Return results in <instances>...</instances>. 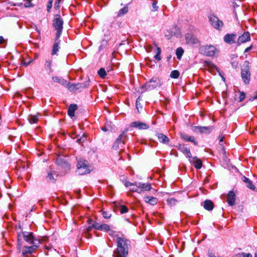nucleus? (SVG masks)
I'll return each instance as SVG.
<instances>
[{
	"label": "nucleus",
	"instance_id": "f257e3e1",
	"mask_svg": "<svg viewBox=\"0 0 257 257\" xmlns=\"http://www.w3.org/2000/svg\"><path fill=\"white\" fill-rule=\"evenodd\" d=\"M117 247L113 252V257H126L128 254L130 242L124 237L117 236Z\"/></svg>",
	"mask_w": 257,
	"mask_h": 257
},
{
	"label": "nucleus",
	"instance_id": "f03ea898",
	"mask_svg": "<svg viewBox=\"0 0 257 257\" xmlns=\"http://www.w3.org/2000/svg\"><path fill=\"white\" fill-rule=\"evenodd\" d=\"M124 185L127 187H130V190L132 192H137L138 193H143L146 191L151 189V185L150 183H132L130 182H125Z\"/></svg>",
	"mask_w": 257,
	"mask_h": 257
},
{
	"label": "nucleus",
	"instance_id": "7ed1b4c3",
	"mask_svg": "<svg viewBox=\"0 0 257 257\" xmlns=\"http://www.w3.org/2000/svg\"><path fill=\"white\" fill-rule=\"evenodd\" d=\"M22 238H24V239L27 242L30 243H35L33 234L32 232H28L25 231L23 232L22 233L19 234L18 235V248L19 250V252L20 251V249L22 246V244L21 243V240H22Z\"/></svg>",
	"mask_w": 257,
	"mask_h": 257
},
{
	"label": "nucleus",
	"instance_id": "20e7f679",
	"mask_svg": "<svg viewBox=\"0 0 257 257\" xmlns=\"http://www.w3.org/2000/svg\"><path fill=\"white\" fill-rule=\"evenodd\" d=\"M162 83L160 79L157 77H153L147 82L141 88H145V90H151L158 87L161 86Z\"/></svg>",
	"mask_w": 257,
	"mask_h": 257
},
{
	"label": "nucleus",
	"instance_id": "39448f33",
	"mask_svg": "<svg viewBox=\"0 0 257 257\" xmlns=\"http://www.w3.org/2000/svg\"><path fill=\"white\" fill-rule=\"evenodd\" d=\"M127 131L126 130L122 132L116 139L112 147L114 150H117L123 146L124 141L127 139Z\"/></svg>",
	"mask_w": 257,
	"mask_h": 257
},
{
	"label": "nucleus",
	"instance_id": "423d86ee",
	"mask_svg": "<svg viewBox=\"0 0 257 257\" xmlns=\"http://www.w3.org/2000/svg\"><path fill=\"white\" fill-rule=\"evenodd\" d=\"M77 173L79 175H85L90 173L89 167L87 161L81 159L77 164Z\"/></svg>",
	"mask_w": 257,
	"mask_h": 257
},
{
	"label": "nucleus",
	"instance_id": "0eeeda50",
	"mask_svg": "<svg viewBox=\"0 0 257 257\" xmlns=\"http://www.w3.org/2000/svg\"><path fill=\"white\" fill-rule=\"evenodd\" d=\"M53 26L57 31L56 33V39H58L62 32L63 29V21L59 15H56L53 19Z\"/></svg>",
	"mask_w": 257,
	"mask_h": 257
},
{
	"label": "nucleus",
	"instance_id": "6e6552de",
	"mask_svg": "<svg viewBox=\"0 0 257 257\" xmlns=\"http://www.w3.org/2000/svg\"><path fill=\"white\" fill-rule=\"evenodd\" d=\"M199 51L201 54L208 56H213L218 52L215 47L212 45L203 46L200 48Z\"/></svg>",
	"mask_w": 257,
	"mask_h": 257
},
{
	"label": "nucleus",
	"instance_id": "1a4fd4ad",
	"mask_svg": "<svg viewBox=\"0 0 257 257\" xmlns=\"http://www.w3.org/2000/svg\"><path fill=\"white\" fill-rule=\"evenodd\" d=\"M209 20L211 25L216 29L220 30L223 26V22L214 15L209 16Z\"/></svg>",
	"mask_w": 257,
	"mask_h": 257
},
{
	"label": "nucleus",
	"instance_id": "9d476101",
	"mask_svg": "<svg viewBox=\"0 0 257 257\" xmlns=\"http://www.w3.org/2000/svg\"><path fill=\"white\" fill-rule=\"evenodd\" d=\"M213 130L212 126H194L192 127V130L194 132H199L201 134H209Z\"/></svg>",
	"mask_w": 257,
	"mask_h": 257
},
{
	"label": "nucleus",
	"instance_id": "9b49d317",
	"mask_svg": "<svg viewBox=\"0 0 257 257\" xmlns=\"http://www.w3.org/2000/svg\"><path fill=\"white\" fill-rule=\"evenodd\" d=\"M131 127H138L140 130H146L149 128V126L145 123L139 121H134L131 124Z\"/></svg>",
	"mask_w": 257,
	"mask_h": 257
},
{
	"label": "nucleus",
	"instance_id": "f8f14e48",
	"mask_svg": "<svg viewBox=\"0 0 257 257\" xmlns=\"http://www.w3.org/2000/svg\"><path fill=\"white\" fill-rule=\"evenodd\" d=\"M189 161L191 163L194 164L195 167L197 169H200L202 167V163L201 161L197 157H192L189 158Z\"/></svg>",
	"mask_w": 257,
	"mask_h": 257
},
{
	"label": "nucleus",
	"instance_id": "ddd939ff",
	"mask_svg": "<svg viewBox=\"0 0 257 257\" xmlns=\"http://www.w3.org/2000/svg\"><path fill=\"white\" fill-rule=\"evenodd\" d=\"M185 39L188 44L190 45L196 44L198 43V39L190 34L185 35Z\"/></svg>",
	"mask_w": 257,
	"mask_h": 257
},
{
	"label": "nucleus",
	"instance_id": "4468645a",
	"mask_svg": "<svg viewBox=\"0 0 257 257\" xmlns=\"http://www.w3.org/2000/svg\"><path fill=\"white\" fill-rule=\"evenodd\" d=\"M178 149L184 154L186 155L187 157L190 158L191 157V154L189 148L186 147L184 145L180 144L178 147Z\"/></svg>",
	"mask_w": 257,
	"mask_h": 257
},
{
	"label": "nucleus",
	"instance_id": "2eb2a0df",
	"mask_svg": "<svg viewBox=\"0 0 257 257\" xmlns=\"http://www.w3.org/2000/svg\"><path fill=\"white\" fill-rule=\"evenodd\" d=\"M235 200V194L232 191H229L227 195V202L230 205H233Z\"/></svg>",
	"mask_w": 257,
	"mask_h": 257
},
{
	"label": "nucleus",
	"instance_id": "dca6fc26",
	"mask_svg": "<svg viewBox=\"0 0 257 257\" xmlns=\"http://www.w3.org/2000/svg\"><path fill=\"white\" fill-rule=\"evenodd\" d=\"M159 141L164 144H168L170 142L169 139L165 135L161 133H157L156 135Z\"/></svg>",
	"mask_w": 257,
	"mask_h": 257
},
{
	"label": "nucleus",
	"instance_id": "f3484780",
	"mask_svg": "<svg viewBox=\"0 0 257 257\" xmlns=\"http://www.w3.org/2000/svg\"><path fill=\"white\" fill-rule=\"evenodd\" d=\"M236 35L234 34H226L224 37V41L228 44H232L235 42Z\"/></svg>",
	"mask_w": 257,
	"mask_h": 257
},
{
	"label": "nucleus",
	"instance_id": "a211bd4d",
	"mask_svg": "<svg viewBox=\"0 0 257 257\" xmlns=\"http://www.w3.org/2000/svg\"><path fill=\"white\" fill-rule=\"evenodd\" d=\"M181 136L185 141L192 142L196 146L198 145V143L195 141V139L194 137L190 136L187 134H181Z\"/></svg>",
	"mask_w": 257,
	"mask_h": 257
},
{
	"label": "nucleus",
	"instance_id": "6ab92c4d",
	"mask_svg": "<svg viewBox=\"0 0 257 257\" xmlns=\"http://www.w3.org/2000/svg\"><path fill=\"white\" fill-rule=\"evenodd\" d=\"M37 247L36 245L31 246H24L22 253L24 255L32 253Z\"/></svg>",
	"mask_w": 257,
	"mask_h": 257
},
{
	"label": "nucleus",
	"instance_id": "aec40b11",
	"mask_svg": "<svg viewBox=\"0 0 257 257\" xmlns=\"http://www.w3.org/2000/svg\"><path fill=\"white\" fill-rule=\"evenodd\" d=\"M77 109V106L76 104H71L68 110V114L71 117H72L74 116L75 111Z\"/></svg>",
	"mask_w": 257,
	"mask_h": 257
},
{
	"label": "nucleus",
	"instance_id": "412c9836",
	"mask_svg": "<svg viewBox=\"0 0 257 257\" xmlns=\"http://www.w3.org/2000/svg\"><path fill=\"white\" fill-rule=\"evenodd\" d=\"M204 208L209 211L212 210L214 207L213 203L210 200H206L204 202Z\"/></svg>",
	"mask_w": 257,
	"mask_h": 257
},
{
	"label": "nucleus",
	"instance_id": "4be33fe9",
	"mask_svg": "<svg viewBox=\"0 0 257 257\" xmlns=\"http://www.w3.org/2000/svg\"><path fill=\"white\" fill-rule=\"evenodd\" d=\"M57 163L59 165L62 166V167H63L64 168L68 169L70 168L69 164L66 161H64L61 158H58L57 160Z\"/></svg>",
	"mask_w": 257,
	"mask_h": 257
},
{
	"label": "nucleus",
	"instance_id": "5701e85b",
	"mask_svg": "<svg viewBox=\"0 0 257 257\" xmlns=\"http://www.w3.org/2000/svg\"><path fill=\"white\" fill-rule=\"evenodd\" d=\"M145 200L151 205H155L157 203V199L153 197L146 196L145 197Z\"/></svg>",
	"mask_w": 257,
	"mask_h": 257
},
{
	"label": "nucleus",
	"instance_id": "b1692460",
	"mask_svg": "<svg viewBox=\"0 0 257 257\" xmlns=\"http://www.w3.org/2000/svg\"><path fill=\"white\" fill-rule=\"evenodd\" d=\"M204 65L210 71H213L214 69L217 70V67L211 62L205 61Z\"/></svg>",
	"mask_w": 257,
	"mask_h": 257
},
{
	"label": "nucleus",
	"instance_id": "393cba45",
	"mask_svg": "<svg viewBox=\"0 0 257 257\" xmlns=\"http://www.w3.org/2000/svg\"><path fill=\"white\" fill-rule=\"evenodd\" d=\"M52 80L53 81L59 83L61 85H65L66 84V80H64L63 78L61 77H58L57 76H54L52 77Z\"/></svg>",
	"mask_w": 257,
	"mask_h": 257
},
{
	"label": "nucleus",
	"instance_id": "a878e982",
	"mask_svg": "<svg viewBox=\"0 0 257 257\" xmlns=\"http://www.w3.org/2000/svg\"><path fill=\"white\" fill-rule=\"evenodd\" d=\"M28 120L31 124L36 123L38 120V118L37 115H30L28 117Z\"/></svg>",
	"mask_w": 257,
	"mask_h": 257
},
{
	"label": "nucleus",
	"instance_id": "bb28decb",
	"mask_svg": "<svg viewBox=\"0 0 257 257\" xmlns=\"http://www.w3.org/2000/svg\"><path fill=\"white\" fill-rule=\"evenodd\" d=\"M76 85V87H77V89H83L87 87L89 84L88 81L85 82L84 83H75Z\"/></svg>",
	"mask_w": 257,
	"mask_h": 257
},
{
	"label": "nucleus",
	"instance_id": "cd10ccee",
	"mask_svg": "<svg viewBox=\"0 0 257 257\" xmlns=\"http://www.w3.org/2000/svg\"><path fill=\"white\" fill-rule=\"evenodd\" d=\"M161 52V50L160 48L157 47L156 49V55L154 57L156 60L160 61L161 59V57L160 56V54Z\"/></svg>",
	"mask_w": 257,
	"mask_h": 257
},
{
	"label": "nucleus",
	"instance_id": "c85d7f7f",
	"mask_svg": "<svg viewBox=\"0 0 257 257\" xmlns=\"http://www.w3.org/2000/svg\"><path fill=\"white\" fill-rule=\"evenodd\" d=\"M59 42H56L53 46L52 54H56L57 52L59 50Z\"/></svg>",
	"mask_w": 257,
	"mask_h": 257
},
{
	"label": "nucleus",
	"instance_id": "c756f323",
	"mask_svg": "<svg viewBox=\"0 0 257 257\" xmlns=\"http://www.w3.org/2000/svg\"><path fill=\"white\" fill-rule=\"evenodd\" d=\"M183 52H184V51L182 48H178L176 50V55H177L178 59H180L181 58V56H182V55L183 54Z\"/></svg>",
	"mask_w": 257,
	"mask_h": 257
},
{
	"label": "nucleus",
	"instance_id": "7c9ffc66",
	"mask_svg": "<svg viewBox=\"0 0 257 257\" xmlns=\"http://www.w3.org/2000/svg\"><path fill=\"white\" fill-rule=\"evenodd\" d=\"M127 12H128V8L126 7H124L123 8H122L119 10L117 16L119 17L121 15L125 14L126 13H127Z\"/></svg>",
	"mask_w": 257,
	"mask_h": 257
},
{
	"label": "nucleus",
	"instance_id": "2f4dec72",
	"mask_svg": "<svg viewBox=\"0 0 257 257\" xmlns=\"http://www.w3.org/2000/svg\"><path fill=\"white\" fill-rule=\"evenodd\" d=\"M179 72L177 70H173L171 72L170 77L172 78H177L179 76Z\"/></svg>",
	"mask_w": 257,
	"mask_h": 257
},
{
	"label": "nucleus",
	"instance_id": "473e14b6",
	"mask_svg": "<svg viewBox=\"0 0 257 257\" xmlns=\"http://www.w3.org/2000/svg\"><path fill=\"white\" fill-rule=\"evenodd\" d=\"M120 212L121 214L125 213L128 211L127 207L125 205H120L119 207Z\"/></svg>",
	"mask_w": 257,
	"mask_h": 257
},
{
	"label": "nucleus",
	"instance_id": "72a5a7b5",
	"mask_svg": "<svg viewBox=\"0 0 257 257\" xmlns=\"http://www.w3.org/2000/svg\"><path fill=\"white\" fill-rule=\"evenodd\" d=\"M110 230L109 226L106 224H102L100 225L99 230L107 231Z\"/></svg>",
	"mask_w": 257,
	"mask_h": 257
},
{
	"label": "nucleus",
	"instance_id": "f704fd0d",
	"mask_svg": "<svg viewBox=\"0 0 257 257\" xmlns=\"http://www.w3.org/2000/svg\"><path fill=\"white\" fill-rule=\"evenodd\" d=\"M98 74L101 78H104L106 75V71L103 68H101L99 69V70L98 71Z\"/></svg>",
	"mask_w": 257,
	"mask_h": 257
},
{
	"label": "nucleus",
	"instance_id": "c9c22d12",
	"mask_svg": "<svg viewBox=\"0 0 257 257\" xmlns=\"http://www.w3.org/2000/svg\"><path fill=\"white\" fill-rule=\"evenodd\" d=\"M232 4L233 7L234 8V11H235V9L236 8H239L240 4V0H232Z\"/></svg>",
	"mask_w": 257,
	"mask_h": 257
},
{
	"label": "nucleus",
	"instance_id": "e433bc0d",
	"mask_svg": "<svg viewBox=\"0 0 257 257\" xmlns=\"http://www.w3.org/2000/svg\"><path fill=\"white\" fill-rule=\"evenodd\" d=\"M167 202L170 205L173 206L176 204L177 200L174 198H171L167 199Z\"/></svg>",
	"mask_w": 257,
	"mask_h": 257
},
{
	"label": "nucleus",
	"instance_id": "4c0bfd02",
	"mask_svg": "<svg viewBox=\"0 0 257 257\" xmlns=\"http://www.w3.org/2000/svg\"><path fill=\"white\" fill-rule=\"evenodd\" d=\"M68 88L71 91H74L76 90H78L75 83L68 84Z\"/></svg>",
	"mask_w": 257,
	"mask_h": 257
},
{
	"label": "nucleus",
	"instance_id": "58836bf2",
	"mask_svg": "<svg viewBox=\"0 0 257 257\" xmlns=\"http://www.w3.org/2000/svg\"><path fill=\"white\" fill-rule=\"evenodd\" d=\"M141 96H139L136 100V108L137 109H138V112H139V106H140V107H141V103H140V101L141 100Z\"/></svg>",
	"mask_w": 257,
	"mask_h": 257
},
{
	"label": "nucleus",
	"instance_id": "ea45409f",
	"mask_svg": "<svg viewBox=\"0 0 257 257\" xmlns=\"http://www.w3.org/2000/svg\"><path fill=\"white\" fill-rule=\"evenodd\" d=\"M85 138L86 135L84 134H83L82 137H81L80 138L76 140V142L79 144L82 143L86 140Z\"/></svg>",
	"mask_w": 257,
	"mask_h": 257
},
{
	"label": "nucleus",
	"instance_id": "a19ab883",
	"mask_svg": "<svg viewBox=\"0 0 257 257\" xmlns=\"http://www.w3.org/2000/svg\"><path fill=\"white\" fill-rule=\"evenodd\" d=\"M47 179L48 181L54 182V178L53 177V174L52 172L49 173L47 177Z\"/></svg>",
	"mask_w": 257,
	"mask_h": 257
},
{
	"label": "nucleus",
	"instance_id": "79ce46f5",
	"mask_svg": "<svg viewBox=\"0 0 257 257\" xmlns=\"http://www.w3.org/2000/svg\"><path fill=\"white\" fill-rule=\"evenodd\" d=\"M157 2L156 1H154V2L152 4L153 9L152 10V11L153 12H156L158 10V7L157 6Z\"/></svg>",
	"mask_w": 257,
	"mask_h": 257
},
{
	"label": "nucleus",
	"instance_id": "37998d69",
	"mask_svg": "<svg viewBox=\"0 0 257 257\" xmlns=\"http://www.w3.org/2000/svg\"><path fill=\"white\" fill-rule=\"evenodd\" d=\"M51 63H52L51 60L47 61L46 63V66L47 69H49L51 71H52V69H51Z\"/></svg>",
	"mask_w": 257,
	"mask_h": 257
},
{
	"label": "nucleus",
	"instance_id": "c03bdc74",
	"mask_svg": "<svg viewBox=\"0 0 257 257\" xmlns=\"http://www.w3.org/2000/svg\"><path fill=\"white\" fill-rule=\"evenodd\" d=\"M100 225H101V224H100L99 223H98L97 222H95L92 224V226H93V228H95L97 230L100 229Z\"/></svg>",
	"mask_w": 257,
	"mask_h": 257
},
{
	"label": "nucleus",
	"instance_id": "a18cd8bd",
	"mask_svg": "<svg viewBox=\"0 0 257 257\" xmlns=\"http://www.w3.org/2000/svg\"><path fill=\"white\" fill-rule=\"evenodd\" d=\"M53 0H49L47 5V10L49 11L52 8Z\"/></svg>",
	"mask_w": 257,
	"mask_h": 257
},
{
	"label": "nucleus",
	"instance_id": "49530a36",
	"mask_svg": "<svg viewBox=\"0 0 257 257\" xmlns=\"http://www.w3.org/2000/svg\"><path fill=\"white\" fill-rule=\"evenodd\" d=\"M24 6L26 8H29L30 7L32 6V5L31 3V2L30 1H27L25 2L24 4Z\"/></svg>",
	"mask_w": 257,
	"mask_h": 257
},
{
	"label": "nucleus",
	"instance_id": "de8ad7c7",
	"mask_svg": "<svg viewBox=\"0 0 257 257\" xmlns=\"http://www.w3.org/2000/svg\"><path fill=\"white\" fill-rule=\"evenodd\" d=\"M102 215L105 218H109L111 216V215L106 212H103Z\"/></svg>",
	"mask_w": 257,
	"mask_h": 257
},
{
	"label": "nucleus",
	"instance_id": "09e8293b",
	"mask_svg": "<svg viewBox=\"0 0 257 257\" xmlns=\"http://www.w3.org/2000/svg\"><path fill=\"white\" fill-rule=\"evenodd\" d=\"M60 2V1L57 0V1L55 2V7H54L55 8H58L59 7Z\"/></svg>",
	"mask_w": 257,
	"mask_h": 257
},
{
	"label": "nucleus",
	"instance_id": "8fccbe9b",
	"mask_svg": "<svg viewBox=\"0 0 257 257\" xmlns=\"http://www.w3.org/2000/svg\"><path fill=\"white\" fill-rule=\"evenodd\" d=\"M5 39L3 36H0V44H3L5 42Z\"/></svg>",
	"mask_w": 257,
	"mask_h": 257
},
{
	"label": "nucleus",
	"instance_id": "3c124183",
	"mask_svg": "<svg viewBox=\"0 0 257 257\" xmlns=\"http://www.w3.org/2000/svg\"><path fill=\"white\" fill-rule=\"evenodd\" d=\"M93 228V226H92V224L89 226H88L87 228V232L88 233L91 230V229Z\"/></svg>",
	"mask_w": 257,
	"mask_h": 257
},
{
	"label": "nucleus",
	"instance_id": "603ef678",
	"mask_svg": "<svg viewBox=\"0 0 257 257\" xmlns=\"http://www.w3.org/2000/svg\"><path fill=\"white\" fill-rule=\"evenodd\" d=\"M232 66L234 67V68H236L237 67V63H236L235 62H232Z\"/></svg>",
	"mask_w": 257,
	"mask_h": 257
},
{
	"label": "nucleus",
	"instance_id": "864d4df0",
	"mask_svg": "<svg viewBox=\"0 0 257 257\" xmlns=\"http://www.w3.org/2000/svg\"><path fill=\"white\" fill-rule=\"evenodd\" d=\"M31 62H32V61H29L27 62H24L23 64L24 65L27 66L29 65L31 63Z\"/></svg>",
	"mask_w": 257,
	"mask_h": 257
},
{
	"label": "nucleus",
	"instance_id": "5fc2aeb1",
	"mask_svg": "<svg viewBox=\"0 0 257 257\" xmlns=\"http://www.w3.org/2000/svg\"><path fill=\"white\" fill-rule=\"evenodd\" d=\"M92 222H93V221H92V219H89L88 220V223L89 224H93Z\"/></svg>",
	"mask_w": 257,
	"mask_h": 257
},
{
	"label": "nucleus",
	"instance_id": "6e6d98bb",
	"mask_svg": "<svg viewBox=\"0 0 257 257\" xmlns=\"http://www.w3.org/2000/svg\"><path fill=\"white\" fill-rule=\"evenodd\" d=\"M223 139H224V137H221L220 138V142H223Z\"/></svg>",
	"mask_w": 257,
	"mask_h": 257
},
{
	"label": "nucleus",
	"instance_id": "4d7b16f0",
	"mask_svg": "<svg viewBox=\"0 0 257 257\" xmlns=\"http://www.w3.org/2000/svg\"><path fill=\"white\" fill-rule=\"evenodd\" d=\"M234 257H241V255L240 254H237L235 255Z\"/></svg>",
	"mask_w": 257,
	"mask_h": 257
},
{
	"label": "nucleus",
	"instance_id": "13d9d810",
	"mask_svg": "<svg viewBox=\"0 0 257 257\" xmlns=\"http://www.w3.org/2000/svg\"><path fill=\"white\" fill-rule=\"evenodd\" d=\"M222 78L223 81H225V78L223 77H222Z\"/></svg>",
	"mask_w": 257,
	"mask_h": 257
},
{
	"label": "nucleus",
	"instance_id": "bf43d9fd",
	"mask_svg": "<svg viewBox=\"0 0 257 257\" xmlns=\"http://www.w3.org/2000/svg\"><path fill=\"white\" fill-rule=\"evenodd\" d=\"M240 101H241V95L239 96Z\"/></svg>",
	"mask_w": 257,
	"mask_h": 257
},
{
	"label": "nucleus",
	"instance_id": "052dcab7",
	"mask_svg": "<svg viewBox=\"0 0 257 257\" xmlns=\"http://www.w3.org/2000/svg\"><path fill=\"white\" fill-rule=\"evenodd\" d=\"M103 130L104 131H106V129L105 128H103Z\"/></svg>",
	"mask_w": 257,
	"mask_h": 257
},
{
	"label": "nucleus",
	"instance_id": "680f3d73",
	"mask_svg": "<svg viewBox=\"0 0 257 257\" xmlns=\"http://www.w3.org/2000/svg\"><path fill=\"white\" fill-rule=\"evenodd\" d=\"M90 235H89V236L88 237V238H90Z\"/></svg>",
	"mask_w": 257,
	"mask_h": 257
},
{
	"label": "nucleus",
	"instance_id": "e2e57ef3",
	"mask_svg": "<svg viewBox=\"0 0 257 257\" xmlns=\"http://www.w3.org/2000/svg\"><path fill=\"white\" fill-rule=\"evenodd\" d=\"M210 257H215V256H210Z\"/></svg>",
	"mask_w": 257,
	"mask_h": 257
}]
</instances>
